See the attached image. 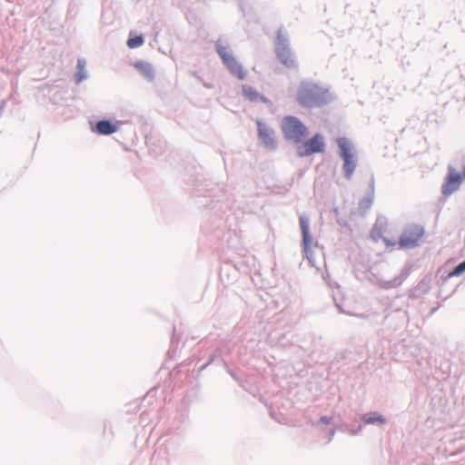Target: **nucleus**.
Returning a JSON list of instances; mask_svg holds the SVG:
<instances>
[{"label": "nucleus", "instance_id": "obj_20", "mask_svg": "<svg viewBox=\"0 0 465 465\" xmlns=\"http://www.w3.org/2000/svg\"><path fill=\"white\" fill-rule=\"evenodd\" d=\"M322 421L324 422V423H328L329 422V419L326 418V417H322Z\"/></svg>", "mask_w": 465, "mask_h": 465}, {"label": "nucleus", "instance_id": "obj_7", "mask_svg": "<svg viewBox=\"0 0 465 465\" xmlns=\"http://www.w3.org/2000/svg\"><path fill=\"white\" fill-rule=\"evenodd\" d=\"M462 180V175L460 173L456 172L452 167H449L448 174L441 185L442 194L450 196L460 188Z\"/></svg>", "mask_w": 465, "mask_h": 465}, {"label": "nucleus", "instance_id": "obj_3", "mask_svg": "<svg viewBox=\"0 0 465 465\" xmlns=\"http://www.w3.org/2000/svg\"><path fill=\"white\" fill-rule=\"evenodd\" d=\"M337 144L340 149V156L343 160V172L347 179H351L356 168V158L353 147L350 141L344 137L337 139Z\"/></svg>", "mask_w": 465, "mask_h": 465}, {"label": "nucleus", "instance_id": "obj_4", "mask_svg": "<svg viewBox=\"0 0 465 465\" xmlns=\"http://www.w3.org/2000/svg\"><path fill=\"white\" fill-rule=\"evenodd\" d=\"M216 50L223 63L230 71V73L240 80L244 79L246 76V72L242 65L234 57L232 51L229 50L228 47L223 45L221 43H217Z\"/></svg>", "mask_w": 465, "mask_h": 465}, {"label": "nucleus", "instance_id": "obj_17", "mask_svg": "<svg viewBox=\"0 0 465 465\" xmlns=\"http://www.w3.org/2000/svg\"><path fill=\"white\" fill-rule=\"evenodd\" d=\"M463 272H465V261L455 267V269L450 273V276H458Z\"/></svg>", "mask_w": 465, "mask_h": 465}, {"label": "nucleus", "instance_id": "obj_14", "mask_svg": "<svg viewBox=\"0 0 465 465\" xmlns=\"http://www.w3.org/2000/svg\"><path fill=\"white\" fill-rule=\"evenodd\" d=\"M302 233L303 249H304L305 253L307 254V257L309 258L308 253H309L310 247H311V244L312 242V238L309 231L306 232V233H305V232H303Z\"/></svg>", "mask_w": 465, "mask_h": 465}, {"label": "nucleus", "instance_id": "obj_6", "mask_svg": "<svg viewBox=\"0 0 465 465\" xmlns=\"http://www.w3.org/2000/svg\"><path fill=\"white\" fill-rule=\"evenodd\" d=\"M324 151L323 137L316 134L311 139L304 142L297 148V153L300 157L308 156L313 153H322Z\"/></svg>", "mask_w": 465, "mask_h": 465}, {"label": "nucleus", "instance_id": "obj_2", "mask_svg": "<svg viewBox=\"0 0 465 465\" xmlns=\"http://www.w3.org/2000/svg\"><path fill=\"white\" fill-rule=\"evenodd\" d=\"M281 127L286 139L296 143L301 142L308 134L306 126L294 116L284 117Z\"/></svg>", "mask_w": 465, "mask_h": 465}, {"label": "nucleus", "instance_id": "obj_11", "mask_svg": "<svg viewBox=\"0 0 465 465\" xmlns=\"http://www.w3.org/2000/svg\"><path fill=\"white\" fill-rule=\"evenodd\" d=\"M243 96L251 102L265 103L267 99L250 85L244 84L242 87Z\"/></svg>", "mask_w": 465, "mask_h": 465}, {"label": "nucleus", "instance_id": "obj_1", "mask_svg": "<svg viewBox=\"0 0 465 465\" xmlns=\"http://www.w3.org/2000/svg\"><path fill=\"white\" fill-rule=\"evenodd\" d=\"M296 100L304 107L321 106L327 102L328 92L314 83L302 82L297 89Z\"/></svg>", "mask_w": 465, "mask_h": 465}, {"label": "nucleus", "instance_id": "obj_16", "mask_svg": "<svg viewBox=\"0 0 465 465\" xmlns=\"http://www.w3.org/2000/svg\"><path fill=\"white\" fill-rule=\"evenodd\" d=\"M364 420L366 423H383L385 421V419L382 416H365Z\"/></svg>", "mask_w": 465, "mask_h": 465}, {"label": "nucleus", "instance_id": "obj_9", "mask_svg": "<svg viewBox=\"0 0 465 465\" xmlns=\"http://www.w3.org/2000/svg\"><path fill=\"white\" fill-rule=\"evenodd\" d=\"M372 234L373 237L380 236L382 238L387 246L395 245V235H393L391 230H389L387 227L382 228L376 226L372 231Z\"/></svg>", "mask_w": 465, "mask_h": 465}, {"label": "nucleus", "instance_id": "obj_10", "mask_svg": "<svg viewBox=\"0 0 465 465\" xmlns=\"http://www.w3.org/2000/svg\"><path fill=\"white\" fill-rule=\"evenodd\" d=\"M258 132L259 137L263 145L267 148H274L275 143L273 137L272 136L269 129L260 122L258 123Z\"/></svg>", "mask_w": 465, "mask_h": 465}, {"label": "nucleus", "instance_id": "obj_19", "mask_svg": "<svg viewBox=\"0 0 465 465\" xmlns=\"http://www.w3.org/2000/svg\"><path fill=\"white\" fill-rule=\"evenodd\" d=\"M361 204H363L364 207H369L371 205V200L367 199V200H363Z\"/></svg>", "mask_w": 465, "mask_h": 465}, {"label": "nucleus", "instance_id": "obj_15", "mask_svg": "<svg viewBox=\"0 0 465 465\" xmlns=\"http://www.w3.org/2000/svg\"><path fill=\"white\" fill-rule=\"evenodd\" d=\"M143 43V39L142 36H135L128 39L127 45L129 48L134 49L141 46Z\"/></svg>", "mask_w": 465, "mask_h": 465}, {"label": "nucleus", "instance_id": "obj_5", "mask_svg": "<svg viewBox=\"0 0 465 465\" xmlns=\"http://www.w3.org/2000/svg\"><path fill=\"white\" fill-rule=\"evenodd\" d=\"M424 231L421 226L411 224L407 226L400 238L399 245L401 248H411L416 246L422 238Z\"/></svg>", "mask_w": 465, "mask_h": 465}, {"label": "nucleus", "instance_id": "obj_13", "mask_svg": "<svg viewBox=\"0 0 465 465\" xmlns=\"http://www.w3.org/2000/svg\"><path fill=\"white\" fill-rule=\"evenodd\" d=\"M116 126L109 121H100L96 124L95 130L100 134H111L116 131Z\"/></svg>", "mask_w": 465, "mask_h": 465}, {"label": "nucleus", "instance_id": "obj_18", "mask_svg": "<svg viewBox=\"0 0 465 465\" xmlns=\"http://www.w3.org/2000/svg\"><path fill=\"white\" fill-rule=\"evenodd\" d=\"M299 221H300V227H301L302 232H308L309 231L308 220L304 216H301Z\"/></svg>", "mask_w": 465, "mask_h": 465}, {"label": "nucleus", "instance_id": "obj_12", "mask_svg": "<svg viewBox=\"0 0 465 465\" xmlns=\"http://www.w3.org/2000/svg\"><path fill=\"white\" fill-rule=\"evenodd\" d=\"M134 66L140 72L145 78L152 80L153 78V69L152 65L146 62L138 61L134 64Z\"/></svg>", "mask_w": 465, "mask_h": 465}, {"label": "nucleus", "instance_id": "obj_8", "mask_svg": "<svg viewBox=\"0 0 465 465\" xmlns=\"http://www.w3.org/2000/svg\"><path fill=\"white\" fill-rule=\"evenodd\" d=\"M276 54L280 62L288 68L297 66L296 59L288 45L281 44L276 48Z\"/></svg>", "mask_w": 465, "mask_h": 465}]
</instances>
